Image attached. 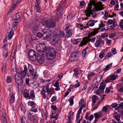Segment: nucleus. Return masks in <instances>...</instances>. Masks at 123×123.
I'll list each match as a JSON object with an SVG mask.
<instances>
[{
    "label": "nucleus",
    "mask_w": 123,
    "mask_h": 123,
    "mask_svg": "<svg viewBox=\"0 0 123 123\" xmlns=\"http://www.w3.org/2000/svg\"><path fill=\"white\" fill-rule=\"evenodd\" d=\"M34 84L35 86H36V87H37L39 86V84L37 82H34Z\"/></svg>",
    "instance_id": "nucleus-58"
},
{
    "label": "nucleus",
    "mask_w": 123,
    "mask_h": 123,
    "mask_svg": "<svg viewBox=\"0 0 123 123\" xmlns=\"http://www.w3.org/2000/svg\"><path fill=\"white\" fill-rule=\"evenodd\" d=\"M28 104L29 103H30V105L32 107H35V105L34 102L31 101L28 102Z\"/></svg>",
    "instance_id": "nucleus-40"
},
{
    "label": "nucleus",
    "mask_w": 123,
    "mask_h": 123,
    "mask_svg": "<svg viewBox=\"0 0 123 123\" xmlns=\"http://www.w3.org/2000/svg\"><path fill=\"white\" fill-rule=\"evenodd\" d=\"M81 40L80 38H78L75 39L74 40V43L75 44H78L80 42Z\"/></svg>",
    "instance_id": "nucleus-41"
},
{
    "label": "nucleus",
    "mask_w": 123,
    "mask_h": 123,
    "mask_svg": "<svg viewBox=\"0 0 123 123\" xmlns=\"http://www.w3.org/2000/svg\"><path fill=\"white\" fill-rule=\"evenodd\" d=\"M28 69L30 73L32 75L34 74L33 72L34 70L32 67V66L30 64H28Z\"/></svg>",
    "instance_id": "nucleus-14"
},
{
    "label": "nucleus",
    "mask_w": 123,
    "mask_h": 123,
    "mask_svg": "<svg viewBox=\"0 0 123 123\" xmlns=\"http://www.w3.org/2000/svg\"><path fill=\"white\" fill-rule=\"evenodd\" d=\"M29 81L30 80L29 78H28L26 79L25 82L26 84L27 85H28L29 84Z\"/></svg>",
    "instance_id": "nucleus-52"
},
{
    "label": "nucleus",
    "mask_w": 123,
    "mask_h": 123,
    "mask_svg": "<svg viewBox=\"0 0 123 123\" xmlns=\"http://www.w3.org/2000/svg\"><path fill=\"white\" fill-rule=\"evenodd\" d=\"M66 32L67 33V34H66V37L67 38H68L69 37H71L72 36V34L71 31Z\"/></svg>",
    "instance_id": "nucleus-37"
},
{
    "label": "nucleus",
    "mask_w": 123,
    "mask_h": 123,
    "mask_svg": "<svg viewBox=\"0 0 123 123\" xmlns=\"http://www.w3.org/2000/svg\"><path fill=\"white\" fill-rule=\"evenodd\" d=\"M108 34H107L105 33L102 35L100 37L104 38L105 37H108Z\"/></svg>",
    "instance_id": "nucleus-43"
},
{
    "label": "nucleus",
    "mask_w": 123,
    "mask_h": 123,
    "mask_svg": "<svg viewBox=\"0 0 123 123\" xmlns=\"http://www.w3.org/2000/svg\"><path fill=\"white\" fill-rule=\"evenodd\" d=\"M3 53V56L6 58L7 57L9 53V52L6 48H4Z\"/></svg>",
    "instance_id": "nucleus-16"
},
{
    "label": "nucleus",
    "mask_w": 123,
    "mask_h": 123,
    "mask_svg": "<svg viewBox=\"0 0 123 123\" xmlns=\"http://www.w3.org/2000/svg\"><path fill=\"white\" fill-rule=\"evenodd\" d=\"M37 37L40 38L42 37L43 35L41 33L39 32L37 33Z\"/></svg>",
    "instance_id": "nucleus-47"
},
{
    "label": "nucleus",
    "mask_w": 123,
    "mask_h": 123,
    "mask_svg": "<svg viewBox=\"0 0 123 123\" xmlns=\"http://www.w3.org/2000/svg\"><path fill=\"white\" fill-rule=\"evenodd\" d=\"M105 56V54L104 53H100L99 55V57L101 58H103Z\"/></svg>",
    "instance_id": "nucleus-54"
},
{
    "label": "nucleus",
    "mask_w": 123,
    "mask_h": 123,
    "mask_svg": "<svg viewBox=\"0 0 123 123\" xmlns=\"http://www.w3.org/2000/svg\"><path fill=\"white\" fill-rule=\"evenodd\" d=\"M45 39H47L49 38L50 36V34L49 33H48L46 35H45Z\"/></svg>",
    "instance_id": "nucleus-63"
},
{
    "label": "nucleus",
    "mask_w": 123,
    "mask_h": 123,
    "mask_svg": "<svg viewBox=\"0 0 123 123\" xmlns=\"http://www.w3.org/2000/svg\"><path fill=\"white\" fill-rule=\"evenodd\" d=\"M54 89H49L48 91V92H47L49 93H49L50 94V96H51V94H53V92H54Z\"/></svg>",
    "instance_id": "nucleus-32"
},
{
    "label": "nucleus",
    "mask_w": 123,
    "mask_h": 123,
    "mask_svg": "<svg viewBox=\"0 0 123 123\" xmlns=\"http://www.w3.org/2000/svg\"><path fill=\"white\" fill-rule=\"evenodd\" d=\"M112 63H111L109 64L105 68H104L103 69V70L104 71H106L108 70L109 69L110 67L112 65Z\"/></svg>",
    "instance_id": "nucleus-25"
},
{
    "label": "nucleus",
    "mask_w": 123,
    "mask_h": 123,
    "mask_svg": "<svg viewBox=\"0 0 123 123\" xmlns=\"http://www.w3.org/2000/svg\"><path fill=\"white\" fill-rule=\"evenodd\" d=\"M90 21H91L94 24L95 23L97 22L98 21V20H97L91 19L89 20V22H90Z\"/></svg>",
    "instance_id": "nucleus-60"
},
{
    "label": "nucleus",
    "mask_w": 123,
    "mask_h": 123,
    "mask_svg": "<svg viewBox=\"0 0 123 123\" xmlns=\"http://www.w3.org/2000/svg\"><path fill=\"white\" fill-rule=\"evenodd\" d=\"M98 98V97L96 95H93L92 97V99L93 102L94 103H96L97 101V99Z\"/></svg>",
    "instance_id": "nucleus-23"
},
{
    "label": "nucleus",
    "mask_w": 123,
    "mask_h": 123,
    "mask_svg": "<svg viewBox=\"0 0 123 123\" xmlns=\"http://www.w3.org/2000/svg\"><path fill=\"white\" fill-rule=\"evenodd\" d=\"M102 110L104 112L107 111L108 110V108L106 106H104L102 109Z\"/></svg>",
    "instance_id": "nucleus-45"
},
{
    "label": "nucleus",
    "mask_w": 123,
    "mask_h": 123,
    "mask_svg": "<svg viewBox=\"0 0 123 123\" xmlns=\"http://www.w3.org/2000/svg\"><path fill=\"white\" fill-rule=\"evenodd\" d=\"M15 80L16 82L18 84V85H22L23 83L22 78L20 77H15Z\"/></svg>",
    "instance_id": "nucleus-12"
},
{
    "label": "nucleus",
    "mask_w": 123,
    "mask_h": 123,
    "mask_svg": "<svg viewBox=\"0 0 123 123\" xmlns=\"http://www.w3.org/2000/svg\"><path fill=\"white\" fill-rule=\"evenodd\" d=\"M1 71L5 73H6V65L5 63L4 65L2 67Z\"/></svg>",
    "instance_id": "nucleus-26"
},
{
    "label": "nucleus",
    "mask_w": 123,
    "mask_h": 123,
    "mask_svg": "<svg viewBox=\"0 0 123 123\" xmlns=\"http://www.w3.org/2000/svg\"><path fill=\"white\" fill-rule=\"evenodd\" d=\"M40 46V44L37 45L36 46V49L38 53V52H39V53H40L41 52L42 48Z\"/></svg>",
    "instance_id": "nucleus-22"
},
{
    "label": "nucleus",
    "mask_w": 123,
    "mask_h": 123,
    "mask_svg": "<svg viewBox=\"0 0 123 123\" xmlns=\"http://www.w3.org/2000/svg\"><path fill=\"white\" fill-rule=\"evenodd\" d=\"M54 37L52 41V43L54 45L58 44L59 42L60 38L56 33L55 32H53Z\"/></svg>",
    "instance_id": "nucleus-6"
},
{
    "label": "nucleus",
    "mask_w": 123,
    "mask_h": 123,
    "mask_svg": "<svg viewBox=\"0 0 123 123\" xmlns=\"http://www.w3.org/2000/svg\"><path fill=\"white\" fill-rule=\"evenodd\" d=\"M117 77L116 75L114 74L111 75L106 79L104 82L107 83L110 82L111 80L114 81L116 79Z\"/></svg>",
    "instance_id": "nucleus-7"
},
{
    "label": "nucleus",
    "mask_w": 123,
    "mask_h": 123,
    "mask_svg": "<svg viewBox=\"0 0 123 123\" xmlns=\"http://www.w3.org/2000/svg\"><path fill=\"white\" fill-rule=\"evenodd\" d=\"M21 16L20 12H18L13 16L12 19L14 20L18 21L19 20V18Z\"/></svg>",
    "instance_id": "nucleus-9"
},
{
    "label": "nucleus",
    "mask_w": 123,
    "mask_h": 123,
    "mask_svg": "<svg viewBox=\"0 0 123 123\" xmlns=\"http://www.w3.org/2000/svg\"><path fill=\"white\" fill-rule=\"evenodd\" d=\"M24 70L23 71H21L20 73H19L17 75L18 77H20L22 78L26 76L28 71L26 65H24Z\"/></svg>",
    "instance_id": "nucleus-5"
},
{
    "label": "nucleus",
    "mask_w": 123,
    "mask_h": 123,
    "mask_svg": "<svg viewBox=\"0 0 123 123\" xmlns=\"http://www.w3.org/2000/svg\"><path fill=\"white\" fill-rule=\"evenodd\" d=\"M106 85L105 83L104 82H102L101 83L100 85L99 88L100 90H101L104 91L105 89Z\"/></svg>",
    "instance_id": "nucleus-21"
},
{
    "label": "nucleus",
    "mask_w": 123,
    "mask_h": 123,
    "mask_svg": "<svg viewBox=\"0 0 123 123\" xmlns=\"http://www.w3.org/2000/svg\"><path fill=\"white\" fill-rule=\"evenodd\" d=\"M117 106V103H114L112 104L111 105V107L113 108H115V109L116 108V106Z\"/></svg>",
    "instance_id": "nucleus-53"
},
{
    "label": "nucleus",
    "mask_w": 123,
    "mask_h": 123,
    "mask_svg": "<svg viewBox=\"0 0 123 123\" xmlns=\"http://www.w3.org/2000/svg\"><path fill=\"white\" fill-rule=\"evenodd\" d=\"M44 59L43 57H41L38 60V62L40 63H43L44 62Z\"/></svg>",
    "instance_id": "nucleus-28"
},
{
    "label": "nucleus",
    "mask_w": 123,
    "mask_h": 123,
    "mask_svg": "<svg viewBox=\"0 0 123 123\" xmlns=\"http://www.w3.org/2000/svg\"><path fill=\"white\" fill-rule=\"evenodd\" d=\"M71 31L68 26H67L65 28V31L66 32H68L69 31Z\"/></svg>",
    "instance_id": "nucleus-51"
},
{
    "label": "nucleus",
    "mask_w": 123,
    "mask_h": 123,
    "mask_svg": "<svg viewBox=\"0 0 123 123\" xmlns=\"http://www.w3.org/2000/svg\"><path fill=\"white\" fill-rule=\"evenodd\" d=\"M95 11H96L95 9V10H90V9H89L88 10V11H86L85 12H88V13H89L91 15L92 14V15L93 14V13L92 12H94Z\"/></svg>",
    "instance_id": "nucleus-44"
},
{
    "label": "nucleus",
    "mask_w": 123,
    "mask_h": 123,
    "mask_svg": "<svg viewBox=\"0 0 123 123\" xmlns=\"http://www.w3.org/2000/svg\"><path fill=\"white\" fill-rule=\"evenodd\" d=\"M73 17L72 16V14L71 13H70L67 16V18L68 19H71Z\"/></svg>",
    "instance_id": "nucleus-42"
},
{
    "label": "nucleus",
    "mask_w": 123,
    "mask_h": 123,
    "mask_svg": "<svg viewBox=\"0 0 123 123\" xmlns=\"http://www.w3.org/2000/svg\"><path fill=\"white\" fill-rule=\"evenodd\" d=\"M95 73L93 72H90L88 74L87 77L89 80H90L92 77L94 76Z\"/></svg>",
    "instance_id": "nucleus-18"
},
{
    "label": "nucleus",
    "mask_w": 123,
    "mask_h": 123,
    "mask_svg": "<svg viewBox=\"0 0 123 123\" xmlns=\"http://www.w3.org/2000/svg\"><path fill=\"white\" fill-rule=\"evenodd\" d=\"M88 48V47H87L83 50L82 52V54L83 56H85L86 55V50Z\"/></svg>",
    "instance_id": "nucleus-27"
},
{
    "label": "nucleus",
    "mask_w": 123,
    "mask_h": 123,
    "mask_svg": "<svg viewBox=\"0 0 123 123\" xmlns=\"http://www.w3.org/2000/svg\"><path fill=\"white\" fill-rule=\"evenodd\" d=\"M7 33L8 34L7 36L9 39H10L11 38L12 36L13 35V31H12V32L11 30L9 28H8L7 29Z\"/></svg>",
    "instance_id": "nucleus-13"
},
{
    "label": "nucleus",
    "mask_w": 123,
    "mask_h": 123,
    "mask_svg": "<svg viewBox=\"0 0 123 123\" xmlns=\"http://www.w3.org/2000/svg\"><path fill=\"white\" fill-rule=\"evenodd\" d=\"M28 117L31 121L35 118L34 116L31 114H28Z\"/></svg>",
    "instance_id": "nucleus-31"
},
{
    "label": "nucleus",
    "mask_w": 123,
    "mask_h": 123,
    "mask_svg": "<svg viewBox=\"0 0 123 123\" xmlns=\"http://www.w3.org/2000/svg\"><path fill=\"white\" fill-rule=\"evenodd\" d=\"M18 22L17 21H15L13 23V26L12 27L14 28L16 26L18 25Z\"/></svg>",
    "instance_id": "nucleus-49"
},
{
    "label": "nucleus",
    "mask_w": 123,
    "mask_h": 123,
    "mask_svg": "<svg viewBox=\"0 0 123 123\" xmlns=\"http://www.w3.org/2000/svg\"><path fill=\"white\" fill-rule=\"evenodd\" d=\"M30 97L31 98H35V96L34 94V91L33 90H31L30 92Z\"/></svg>",
    "instance_id": "nucleus-24"
},
{
    "label": "nucleus",
    "mask_w": 123,
    "mask_h": 123,
    "mask_svg": "<svg viewBox=\"0 0 123 123\" xmlns=\"http://www.w3.org/2000/svg\"><path fill=\"white\" fill-rule=\"evenodd\" d=\"M102 3L101 2H99L98 4L94 6V8L96 9V11L98 10H101L104 9V7H102L104 6V5L102 4Z\"/></svg>",
    "instance_id": "nucleus-8"
},
{
    "label": "nucleus",
    "mask_w": 123,
    "mask_h": 123,
    "mask_svg": "<svg viewBox=\"0 0 123 123\" xmlns=\"http://www.w3.org/2000/svg\"><path fill=\"white\" fill-rule=\"evenodd\" d=\"M41 47L44 50H42V52H43L45 54H46V50L47 49H48V48H46V47L45 45L43 43H41L40 44Z\"/></svg>",
    "instance_id": "nucleus-17"
},
{
    "label": "nucleus",
    "mask_w": 123,
    "mask_h": 123,
    "mask_svg": "<svg viewBox=\"0 0 123 123\" xmlns=\"http://www.w3.org/2000/svg\"><path fill=\"white\" fill-rule=\"evenodd\" d=\"M80 53L79 52H74L71 54L70 59L72 62L76 61L78 60Z\"/></svg>",
    "instance_id": "nucleus-3"
},
{
    "label": "nucleus",
    "mask_w": 123,
    "mask_h": 123,
    "mask_svg": "<svg viewBox=\"0 0 123 123\" xmlns=\"http://www.w3.org/2000/svg\"><path fill=\"white\" fill-rule=\"evenodd\" d=\"M2 123H7V121L6 118H3L1 119Z\"/></svg>",
    "instance_id": "nucleus-33"
},
{
    "label": "nucleus",
    "mask_w": 123,
    "mask_h": 123,
    "mask_svg": "<svg viewBox=\"0 0 123 123\" xmlns=\"http://www.w3.org/2000/svg\"><path fill=\"white\" fill-rule=\"evenodd\" d=\"M56 99V96H53L51 98V101L52 102H53Z\"/></svg>",
    "instance_id": "nucleus-56"
},
{
    "label": "nucleus",
    "mask_w": 123,
    "mask_h": 123,
    "mask_svg": "<svg viewBox=\"0 0 123 123\" xmlns=\"http://www.w3.org/2000/svg\"><path fill=\"white\" fill-rule=\"evenodd\" d=\"M11 78L10 77H7L6 81L7 83H10L11 82Z\"/></svg>",
    "instance_id": "nucleus-48"
},
{
    "label": "nucleus",
    "mask_w": 123,
    "mask_h": 123,
    "mask_svg": "<svg viewBox=\"0 0 123 123\" xmlns=\"http://www.w3.org/2000/svg\"><path fill=\"white\" fill-rule=\"evenodd\" d=\"M89 20L88 21V23H90L89 24V25L90 26H94V24L91 21H90V22H89Z\"/></svg>",
    "instance_id": "nucleus-61"
},
{
    "label": "nucleus",
    "mask_w": 123,
    "mask_h": 123,
    "mask_svg": "<svg viewBox=\"0 0 123 123\" xmlns=\"http://www.w3.org/2000/svg\"><path fill=\"white\" fill-rule=\"evenodd\" d=\"M36 21L37 22H41L43 25H44L45 24H46V22H45L44 20L43 19H41L39 18H37Z\"/></svg>",
    "instance_id": "nucleus-20"
},
{
    "label": "nucleus",
    "mask_w": 123,
    "mask_h": 123,
    "mask_svg": "<svg viewBox=\"0 0 123 123\" xmlns=\"http://www.w3.org/2000/svg\"><path fill=\"white\" fill-rule=\"evenodd\" d=\"M33 26V33H35L37 32L38 30V25L35 24V25H34Z\"/></svg>",
    "instance_id": "nucleus-19"
},
{
    "label": "nucleus",
    "mask_w": 123,
    "mask_h": 123,
    "mask_svg": "<svg viewBox=\"0 0 123 123\" xmlns=\"http://www.w3.org/2000/svg\"><path fill=\"white\" fill-rule=\"evenodd\" d=\"M47 26L48 28H49L54 27L55 26V21H49L47 24Z\"/></svg>",
    "instance_id": "nucleus-10"
},
{
    "label": "nucleus",
    "mask_w": 123,
    "mask_h": 123,
    "mask_svg": "<svg viewBox=\"0 0 123 123\" xmlns=\"http://www.w3.org/2000/svg\"><path fill=\"white\" fill-rule=\"evenodd\" d=\"M36 9L37 10V12H40V10L41 8L39 5H35Z\"/></svg>",
    "instance_id": "nucleus-29"
},
{
    "label": "nucleus",
    "mask_w": 123,
    "mask_h": 123,
    "mask_svg": "<svg viewBox=\"0 0 123 123\" xmlns=\"http://www.w3.org/2000/svg\"><path fill=\"white\" fill-rule=\"evenodd\" d=\"M59 36L62 37H64L65 36V33L62 31H60L59 33Z\"/></svg>",
    "instance_id": "nucleus-36"
},
{
    "label": "nucleus",
    "mask_w": 123,
    "mask_h": 123,
    "mask_svg": "<svg viewBox=\"0 0 123 123\" xmlns=\"http://www.w3.org/2000/svg\"><path fill=\"white\" fill-rule=\"evenodd\" d=\"M46 51V54H42L43 55H45L47 59L48 60H52L55 57L56 54V51L54 48L52 47L48 48Z\"/></svg>",
    "instance_id": "nucleus-1"
},
{
    "label": "nucleus",
    "mask_w": 123,
    "mask_h": 123,
    "mask_svg": "<svg viewBox=\"0 0 123 123\" xmlns=\"http://www.w3.org/2000/svg\"><path fill=\"white\" fill-rule=\"evenodd\" d=\"M95 35L94 34L93 32H92L90 33L87 37H88V38H89L92 37L94 36Z\"/></svg>",
    "instance_id": "nucleus-34"
},
{
    "label": "nucleus",
    "mask_w": 123,
    "mask_h": 123,
    "mask_svg": "<svg viewBox=\"0 0 123 123\" xmlns=\"http://www.w3.org/2000/svg\"><path fill=\"white\" fill-rule=\"evenodd\" d=\"M24 96L25 98H29V99L31 98L30 97H29V94L28 93L24 92L23 93Z\"/></svg>",
    "instance_id": "nucleus-30"
},
{
    "label": "nucleus",
    "mask_w": 123,
    "mask_h": 123,
    "mask_svg": "<svg viewBox=\"0 0 123 123\" xmlns=\"http://www.w3.org/2000/svg\"><path fill=\"white\" fill-rule=\"evenodd\" d=\"M33 122V123H37L38 121L37 119L35 118H34L31 121Z\"/></svg>",
    "instance_id": "nucleus-62"
},
{
    "label": "nucleus",
    "mask_w": 123,
    "mask_h": 123,
    "mask_svg": "<svg viewBox=\"0 0 123 123\" xmlns=\"http://www.w3.org/2000/svg\"><path fill=\"white\" fill-rule=\"evenodd\" d=\"M15 97L14 95H12L11 96V102L12 103H14V101Z\"/></svg>",
    "instance_id": "nucleus-39"
},
{
    "label": "nucleus",
    "mask_w": 123,
    "mask_h": 123,
    "mask_svg": "<svg viewBox=\"0 0 123 123\" xmlns=\"http://www.w3.org/2000/svg\"><path fill=\"white\" fill-rule=\"evenodd\" d=\"M102 43V45L104 43V40L100 38L95 43V46L96 47H98L100 44Z\"/></svg>",
    "instance_id": "nucleus-11"
},
{
    "label": "nucleus",
    "mask_w": 123,
    "mask_h": 123,
    "mask_svg": "<svg viewBox=\"0 0 123 123\" xmlns=\"http://www.w3.org/2000/svg\"><path fill=\"white\" fill-rule=\"evenodd\" d=\"M28 55L30 59L32 61L36 60L37 59L36 53L33 50H30L29 51Z\"/></svg>",
    "instance_id": "nucleus-4"
},
{
    "label": "nucleus",
    "mask_w": 123,
    "mask_h": 123,
    "mask_svg": "<svg viewBox=\"0 0 123 123\" xmlns=\"http://www.w3.org/2000/svg\"><path fill=\"white\" fill-rule=\"evenodd\" d=\"M92 32H93L95 35H96L98 33V31L96 28L94 29L93 31Z\"/></svg>",
    "instance_id": "nucleus-55"
},
{
    "label": "nucleus",
    "mask_w": 123,
    "mask_h": 123,
    "mask_svg": "<svg viewBox=\"0 0 123 123\" xmlns=\"http://www.w3.org/2000/svg\"><path fill=\"white\" fill-rule=\"evenodd\" d=\"M52 109L54 111H55L56 108V107L55 106L52 105L51 106Z\"/></svg>",
    "instance_id": "nucleus-59"
},
{
    "label": "nucleus",
    "mask_w": 123,
    "mask_h": 123,
    "mask_svg": "<svg viewBox=\"0 0 123 123\" xmlns=\"http://www.w3.org/2000/svg\"><path fill=\"white\" fill-rule=\"evenodd\" d=\"M96 37L92 38L91 39H90L88 37H86L82 38V40L80 44V46L81 47L86 45L89 41H90L92 43L94 42L95 39Z\"/></svg>",
    "instance_id": "nucleus-2"
},
{
    "label": "nucleus",
    "mask_w": 123,
    "mask_h": 123,
    "mask_svg": "<svg viewBox=\"0 0 123 123\" xmlns=\"http://www.w3.org/2000/svg\"><path fill=\"white\" fill-rule=\"evenodd\" d=\"M69 102L70 103V105L71 106H72L74 103L73 100L72 99H70L69 100Z\"/></svg>",
    "instance_id": "nucleus-57"
},
{
    "label": "nucleus",
    "mask_w": 123,
    "mask_h": 123,
    "mask_svg": "<svg viewBox=\"0 0 123 123\" xmlns=\"http://www.w3.org/2000/svg\"><path fill=\"white\" fill-rule=\"evenodd\" d=\"M112 52L113 54H115L117 53L116 51V49L115 48H113L111 49Z\"/></svg>",
    "instance_id": "nucleus-46"
},
{
    "label": "nucleus",
    "mask_w": 123,
    "mask_h": 123,
    "mask_svg": "<svg viewBox=\"0 0 123 123\" xmlns=\"http://www.w3.org/2000/svg\"><path fill=\"white\" fill-rule=\"evenodd\" d=\"M113 55L112 52H110L107 54V56L108 57H110L111 56H112Z\"/></svg>",
    "instance_id": "nucleus-50"
},
{
    "label": "nucleus",
    "mask_w": 123,
    "mask_h": 123,
    "mask_svg": "<svg viewBox=\"0 0 123 123\" xmlns=\"http://www.w3.org/2000/svg\"><path fill=\"white\" fill-rule=\"evenodd\" d=\"M102 115V112H100L95 113L94 114L95 118L97 119L100 118Z\"/></svg>",
    "instance_id": "nucleus-15"
},
{
    "label": "nucleus",
    "mask_w": 123,
    "mask_h": 123,
    "mask_svg": "<svg viewBox=\"0 0 123 123\" xmlns=\"http://www.w3.org/2000/svg\"><path fill=\"white\" fill-rule=\"evenodd\" d=\"M88 7L87 9L85 10V12L88 11L89 9H90V10H92V4L91 3L89 4H88Z\"/></svg>",
    "instance_id": "nucleus-35"
},
{
    "label": "nucleus",
    "mask_w": 123,
    "mask_h": 123,
    "mask_svg": "<svg viewBox=\"0 0 123 123\" xmlns=\"http://www.w3.org/2000/svg\"><path fill=\"white\" fill-rule=\"evenodd\" d=\"M74 73L73 74V75L75 77L77 76L78 74V70L77 69H74Z\"/></svg>",
    "instance_id": "nucleus-38"
},
{
    "label": "nucleus",
    "mask_w": 123,
    "mask_h": 123,
    "mask_svg": "<svg viewBox=\"0 0 123 123\" xmlns=\"http://www.w3.org/2000/svg\"><path fill=\"white\" fill-rule=\"evenodd\" d=\"M120 117L119 115H117L115 117V118L117 121L120 120Z\"/></svg>",
    "instance_id": "nucleus-64"
}]
</instances>
